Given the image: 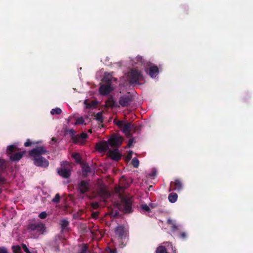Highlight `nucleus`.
Wrapping results in <instances>:
<instances>
[{"label":"nucleus","mask_w":253,"mask_h":253,"mask_svg":"<svg viewBox=\"0 0 253 253\" xmlns=\"http://www.w3.org/2000/svg\"><path fill=\"white\" fill-rule=\"evenodd\" d=\"M47 153V151L43 146H38L29 151V155L33 158L35 166L42 168H47L49 165L48 161L42 157Z\"/></svg>","instance_id":"nucleus-1"},{"label":"nucleus","mask_w":253,"mask_h":253,"mask_svg":"<svg viewBox=\"0 0 253 253\" xmlns=\"http://www.w3.org/2000/svg\"><path fill=\"white\" fill-rule=\"evenodd\" d=\"M19 148L16 144L9 145L7 147L6 153L11 162H18L23 156L25 151L17 152Z\"/></svg>","instance_id":"nucleus-2"},{"label":"nucleus","mask_w":253,"mask_h":253,"mask_svg":"<svg viewBox=\"0 0 253 253\" xmlns=\"http://www.w3.org/2000/svg\"><path fill=\"white\" fill-rule=\"evenodd\" d=\"M71 165L66 161H63L61 163V167L58 168V174L64 178H68L71 176L72 170Z\"/></svg>","instance_id":"nucleus-3"},{"label":"nucleus","mask_w":253,"mask_h":253,"mask_svg":"<svg viewBox=\"0 0 253 253\" xmlns=\"http://www.w3.org/2000/svg\"><path fill=\"white\" fill-rule=\"evenodd\" d=\"M128 77L130 84H139V82L144 80L141 72L136 69L131 70L128 73Z\"/></svg>","instance_id":"nucleus-4"},{"label":"nucleus","mask_w":253,"mask_h":253,"mask_svg":"<svg viewBox=\"0 0 253 253\" xmlns=\"http://www.w3.org/2000/svg\"><path fill=\"white\" fill-rule=\"evenodd\" d=\"M45 225L42 223H31L28 225L27 229L32 234L37 236L42 234L45 230Z\"/></svg>","instance_id":"nucleus-5"},{"label":"nucleus","mask_w":253,"mask_h":253,"mask_svg":"<svg viewBox=\"0 0 253 253\" xmlns=\"http://www.w3.org/2000/svg\"><path fill=\"white\" fill-rule=\"evenodd\" d=\"M132 199L129 197H123L121 200L120 209L125 213H131L132 209Z\"/></svg>","instance_id":"nucleus-6"},{"label":"nucleus","mask_w":253,"mask_h":253,"mask_svg":"<svg viewBox=\"0 0 253 253\" xmlns=\"http://www.w3.org/2000/svg\"><path fill=\"white\" fill-rule=\"evenodd\" d=\"M104 84L101 85L99 87V92L101 95H107L114 90L112 86V80L108 79L106 80L105 78L103 79Z\"/></svg>","instance_id":"nucleus-7"},{"label":"nucleus","mask_w":253,"mask_h":253,"mask_svg":"<svg viewBox=\"0 0 253 253\" xmlns=\"http://www.w3.org/2000/svg\"><path fill=\"white\" fill-rule=\"evenodd\" d=\"M90 188L89 181L82 180L77 186V192L81 195H84L89 192Z\"/></svg>","instance_id":"nucleus-8"},{"label":"nucleus","mask_w":253,"mask_h":253,"mask_svg":"<svg viewBox=\"0 0 253 253\" xmlns=\"http://www.w3.org/2000/svg\"><path fill=\"white\" fill-rule=\"evenodd\" d=\"M133 101V96L129 93H127L120 97L119 103L122 107H126L129 106Z\"/></svg>","instance_id":"nucleus-9"},{"label":"nucleus","mask_w":253,"mask_h":253,"mask_svg":"<svg viewBox=\"0 0 253 253\" xmlns=\"http://www.w3.org/2000/svg\"><path fill=\"white\" fill-rule=\"evenodd\" d=\"M123 140L122 137L114 135L108 140V143L112 147H119L122 144Z\"/></svg>","instance_id":"nucleus-10"},{"label":"nucleus","mask_w":253,"mask_h":253,"mask_svg":"<svg viewBox=\"0 0 253 253\" xmlns=\"http://www.w3.org/2000/svg\"><path fill=\"white\" fill-rule=\"evenodd\" d=\"M107 155L112 160L116 161H119L122 158V154L119 152L118 149H115L113 150H109Z\"/></svg>","instance_id":"nucleus-11"},{"label":"nucleus","mask_w":253,"mask_h":253,"mask_svg":"<svg viewBox=\"0 0 253 253\" xmlns=\"http://www.w3.org/2000/svg\"><path fill=\"white\" fill-rule=\"evenodd\" d=\"M95 148L100 152H105L109 150V143L106 141L103 140L97 143Z\"/></svg>","instance_id":"nucleus-12"},{"label":"nucleus","mask_w":253,"mask_h":253,"mask_svg":"<svg viewBox=\"0 0 253 253\" xmlns=\"http://www.w3.org/2000/svg\"><path fill=\"white\" fill-rule=\"evenodd\" d=\"M115 232L116 234L118 236V238L120 239L126 237V233L125 228L123 226H117L115 228Z\"/></svg>","instance_id":"nucleus-13"},{"label":"nucleus","mask_w":253,"mask_h":253,"mask_svg":"<svg viewBox=\"0 0 253 253\" xmlns=\"http://www.w3.org/2000/svg\"><path fill=\"white\" fill-rule=\"evenodd\" d=\"M170 185L172 187V190H176L178 192L180 191L182 188V183L179 179H175L174 182L170 183Z\"/></svg>","instance_id":"nucleus-14"},{"label":"nucleus","mask_w":253,"mask_h":253,"mask_svg":"<svg viewBox=\"0 0 253 253\" xmlns=\"http://www.w3.org/2000/svg\"><path fill=\"white\" fill-rule=\"evenodd\" d=\"M159 70L158 67L156 65L150 67L148 74L152 78H155L158 75Z\"/></svg>","instance_id":"nucleus-15"},{"label":"nucleus","mask_w":253,"mask_h":253,"mask_svg":"<svg viewBox=\"0 0 253 253\" xmlns=\"http://www.w3.org/2000/svg\"><path fill=\"white\" fill-rule=\"evenodd\" d=\"M123 131L126 135L127 137H131L132 134L131 133V123H126L123 125Z\"/></svg>","instance_id":"nucleus-16"},{"label":"nucleus","mask_w":253,"mask_h":253,"mask_svg":"<svg viewBox=\"0 0 253 253\" xmlns=\"http://www.w3.org/2000/svg\"><path fill=\"white\" fill-rule=\"evenodd\" d=\"M105 105L107 107L111 108L119 107V105L116 103L112 96L109 97L105 101Z\"/></svg>","instance_id":"nucleus-17"},{"label":"nucleus","mask_w":253,"mask_h":253,"mask_svg":"<svg viewBox=\"0 0 253 253\" xmlns=\"http://www.w3.org/2000/svg\"><path fill=\"white\" fill-rule=\"evenodd\" d=\"M167 223L170 226L171 232H174L178 230V226L176 224L175 221L172 219H168Z\"/></svg>","instance_id":"nucleus-18"},{"label":"nucleus","mask_w":253,"mask_h":253,"mask_svg":"<svg viewBox=\"0 0 253 253\" xmlns=\"http://www.w3.org/2000/svg\"><path fill=\"white\" fill-rule=\"evenodd\" d=\"M98 194L104 198H108L110 196L109 192L105 188L101 187L98 190Z\"/></svg>","instance_id":"nucleus-19"},{"label":"nucleus","mask_w":253,"mask_h":253,"mask_svg":"<svg viewBox=\"0 0 253 253\" xmlns=\"http://www.w3.org/2000/svg\"><path fill=\"white\" fill-rule=\"evenodd\" d=\"M7 168L6 161L1 158H0V172H3Z\"/></svg>","instance_id":"nucleus-20"},{"label":"nucleus","mask_w":253,"mask_h":253,"mask_svg":"<svg viewBox=\"0 0 253 253\" xmlns=\"http://www.w3.org/2000/svg\"><path fill=\"white\" fill-rule=\"evenodd\" d=\"M177 194L174 192L170 193L168 197L169 201L171 203L175 202L177 200Z\"/></svg>","instance_id":"nucleus-21"},{"label":"nucleus","mask_w":253,"mask_h":253,"mask_svg":"<svg viewBox=\"0 0 253 253\" xmlns=\"http://www.w3.org/2000/svg\"><path fill=\"white\" fill-rule=\"evenodd\" d=\"M60 224L62 231H64L67 229V227L69 225V222L67 220L63 219L60 221Z\"/></svg>","instance_id":"nucleus-22"},{"label":"nucleus","mask_w":253,"mask_h":253,"mask_svg":"<svg viewBox=\"0 0 253 253\" xmlns=\"http://www.w3.org/2000/svg\"><path fill=\"white\" fill-rule=\"evenodd\" d=\"M79 249L77 253H86L87 251V246L85 244H82L79 246Z\"/></svg>","instance_id":"nucleus-23"},{"label":"nucleus","mask_w":253,"mask_h":253,"mask_svg":"<svg viewBox=\"0 0 253 253\" xmlns=\"http://www.w3.org/2000/svg\"><path fill=\"white\" fill-rule=\"evenodd\" d=\"M87 137V134L86 133L83 132L80 134L77 135V143H79L81 140H84Z\"/></svg>","instance_id":"nucleus-24"},{"label":"nucleus","mask_w":253,"mask_h":253,"mask_svg":"<svg viewBox=\"0 0 253 253\" xmlns=\"http://www.w3.org/2000/svg\"><path fill=\"white\" fill-rule=\"evenodd\" d=\"M83 175L86 176L87 173L90 171V168L88 165H84L82 168Z\"/></svg>","instance_id":"nucleus-25"},{"label":"nucleus","mask_w":253,"mask_h":253,"mask_svg":"<svg viewBox=\"0 0 253 253\" xmlns=\"http://www.w3.org/2000/svg\"><path fill=\"white\" fill-rule=\"evenodd\" d=\"M69 134L71 135V139L74 143H77V135H75V131L73 129L68 130Z\"/></svg>","instance_id":"nucleus-26"},{"label":"nucleus","mask_w":253,"mask_h":253,"mask_svg":"<svg viewBox=\"0 0 253 253\" xmlns=\"http://www.w3.org/2000/svg\"><path fill=\"white\" fill-rule=\"evenodd\" d=\"M156 253H168L166 248L164 246L158 247L156 251Z\"/></svg>","instance_id":"nucleus-27"},{"label":"nucleus","mask_w":253,"mask_h":253,"mask_svg":"<svg viewBox=\"0 0 253 253\" xmlns=\"http://www.w3.org/2000/svg\"><path fill=\"white\" fill-rule=\"evenodd\" d=\"M72 157L75 160L77 163H80L81 162V158L79 153H75L72 154Z\"/></svg>","instance_id":"nucleus-28"},{"label":"nucleus","mask_w":253,"mask_h":253,"mask_svg":"<svg viewBox=\"0 0 253 253\" xmlns=\"http://www.w3.org/2000/svg\"><path fill=\"white\" fill-rule=\"evenodd\" d=\"M13 253H21V248L19 245L12 246Z\"/></svg>","instance_id":"nucleus-29"},{"label":"nucleus","mask_w":253,"mask_h":253,"mask_svg":"<svg viewBox=\"0 0 253 253\" xmlns=\"http://www.w3.org/2000/svg\"><path fill=\"white\" fill-rule=\"evenodd\" d=\"M135 62L136 64H143L144 63V60L141 56H137L135 59Z\"/></svg>","instance_id":"nucleus-30"},{"label":"nucleus","mask_w":253,"mask_h":253,"mask_svg":"<svg viewBox=\"0 0 253 253\" xmlns=\"http://www.w3.org/2000/svg\"><path fill=\"white\" fill-rule=\"evenodd\" d=\"M61 112H62V110L59 108H56L55 109H52L50 111V113L52 115H54V114L59 115L61 113Z\"/></svg>","instance_id":"nucleus-31"},{"label":"nucleus","mask_w":253,"mask_h":253,"mask_svg":"<svg viewBox=\"0 0 253 253\" xmlns=\"http://www.w3.org/2000/svg\"><path fill=\"white\" fill-rule=\"evenodd\" d=\"M131 126L132 127H131V132H132V133L136 132L139 131L140 129V128L139 126H136L134 124H131Z\"/></svg>","instance_id":"nucleus-32"},{"label":"nucleus","mask_w":253,"mask_h":253,"mask_svg":"<svg viewBox=\"0 0 253 253\" xmlns=\"http://www.w3.org/2000/svg\"><path fill=\"white\" fill-rule=\"evenodd\" d=\"M60 194L59 193H57L55 195L54 198L52 199L51 201H52V202H53L54 203L57 204L60 202Z\"/></svg>","instance_id":"nucleus-33"},{"label":"nucleus","mask_w":253,"mask_h":253,"mask_svg":"<svg viewBox=\"0 0 253 253\" xmlns=\"http://www.w3.org/2000/svg\"><path fill=\"white\" fill-rule=\"evenodd\" d=\"M131 164L134 168H137L139 166V161L136 158H134L131 161Z\"/></svg>","instance_id":"nucleus-34"},{"label":"nucleus","mask_w":253,"mask_h":253,"mask_svg":"<svg viewBox=\"0 0 253 253\" xmlns=\"http://www.w3.org/2000/svg\"><path fill=\"white\" fill-rule=\"evenodd\" d=\"M95 119L101 123L103 122V116L101 112H99L96 114Z\"/></svg>","instance_id":"nucleus-35"},{"label":"nucleus","mask_w":253,"mask_h":253,"mask_svg":"<svg viewBox=\"0 0 253 253\" xmlns=\"http://www.w3.org/2000/svg\"><path fill=\"white\" fill-rule=\"evenodd\" d=\"M141 209L143 211L150 212L151 210L148 206L146 204H143L141 205Z\"/></svg>","instance_id":"nucleus-36"},{"label":"nucleus","mask_w":253,"mask_h":253,"mask_svg":"<svg viewBox=\"0 0 253 253\" xmlns=\"http://www.w3.org/2000/svg\"><path fill=\"white\" fill-rule=\"evenodd\" d=\"M84 121L83 117H79L76 120L75 125H82L84 123Z\"/></svg>","instance_id":"nucleus-37"},{"label":"nucleus","mask_w":253,"mask_h":253,"mask_svg":"<svg viewBox=\"0 0 253 253\" xmlns=\"http://www.w3.org/2000/svg\"><path fill=\"white\" fill-rule=\"evenodd\" d=\"M7 183V179L2 176H0V186L3 185Z\"/></svg>","instance_id":"nucleus-38"},{"label":"nucleus","mask_w":253,"mask_h":253,"mask_svg":"<svg viewBox=\"0 0 253 253\" xmlns=\"http://www.w3.org/2000/svg\"><path fill=\"white\" fill-rule=\"evenodd\" d=\"M132 151H129L126 156V161L128 162L132 158Z\"/></svg>","instance_id":"nucleus-39"},{"label":"nucleus","mask_w":253,"mask_h":253,"mask_svg":"<svg viewBox=\"0 0 253 253\" xmlns=\"http://www.w3.org/2000/svg\"><path fill=\"white\" fill-rule=\"evenodd\" d=\"M178 236L182 239H185L187 237V234L185 232H179Z\"/></svg>","instance_id":"nucleus-40"},{"label":"nucleus","mask_w":253,"mask_h":253,"mask_svg":"<svg viewBox=\"0 0 253 253\" xmlns=\"http://www.w3.org/2000/svg\"><path fill=\"white\" fill-rule=\"evenodd\" d=\"M22 247L24 251L26 253H30L31 252L29 250V249L27 248V246L25 244H21Z\"/></svg>","instance_id":"nucleus-41"},{"label":"nucleus","mask_w":253,"mask_h":253,"mask_svg":"<svg viewBox=\"0 0 253 253\" xmlns=\"http://www.w3.org/2000/svg\"><path fill=\"white\" fill-rule=\"evenodd\" d=\"M47 216V213L45 211H42L41 212L39 215V217L41 219H45Z\"/></svg>","instance_id":"nucleus-42"},{"label":"nucleus","mask_w":253,"mask_h":253,"mask_svg":"<svg viewBox=\"0 0 253 253\" xmlns=\"http://www.w3.org/2000/svg\"><path fill=\"white\" fill-rule=\"evenodd\" d=\"M35 142H32L29 139H27L26 141L24 143L25 147H29L31 146L32 144H35Z\"/></svg>","instance_id":"nucleus-43"},{"label":"nucleus","mask_w":253,"mask_h":253,"mask_svg":"<svg viewBox=\"0 0 253 253\" xmlns=\"http://www.w3.org/2000/svg\"><path fill=\"white\" fill-rule=\"evenodd\" d=\"M0 253H8L7 249L4 247H0Z\"/></svg>","instance_id":"nucleus-44"},{"label":"nucleus","mask_w":253,"mask_h":253,"mask_svg":"<svg viewBox=\"0 0 253 253\" xmlns=\"http://www.w3.org/2000/svg\"><path fill=\"white\" fill-rule=\"evenodd\" d=\"M134 139L131 138L128 140V143H127V147L130 148L132 146V144L134 143Z\"/></svg>","instance_id":"nucleus-45"},{"label":"nucleus","mask_w":253,"mask_h":253,"mask_svg":"<svg viewBox=\"0 0 253 253\" xmlns=\"http://www.w3.org/2000/svg\"><path fill=\"white\" fill-rule=\"evenodd\" d=\"M115 124L118 126L119 127H121L123 126L124 123L122 121H117L115 123Z\"/></svg>","instance_id":"nucleus-46"},{"label":"nucleus","mask_w":253,"mask_h":253,"mask_svg":"<svg viewBox=\"0 0 253 253\" xmlns=\"http://www.w3.org/2000/svg\"><path fill=\"white\" fill-rule=\"evenodd\" d=\"M92 206L94 209H97L99 207V204L97 202H94L92 204Z\"/></svg>","instance_id":"nucleus-47"},{"label":"nucleus","mask_w":253,"mask_h":253,"mask_svg":"<svg viewBox=\"0 0 253 253\" xmlns=\"http://www.w3.org/2000/svg\"><path fill=\"white\" fill-rule=\"evenodd\" d=\"M156 174H157V171L156 170H154V171H152L150 174V176L151 177H155L156 175Z\"/></svg>","instance_id":"nucleus-48"},{"label":"nucleus","mask_w":253,"mask_h":253,"mask_svg":"<svg viewBox=\"0 0 253 253\" xmlns=\"http://www.w3.org/2000/svg\"><path fill=\"white\" fill-rule=\"evenodd\" d=\"M108 253H117L116 250H112L111 249H108Z\"/></svg>","instance_id":"nucleus-49"},{"label":"nucleus","mask_w":253,"mask_h":253,"mask_svg":"<svg viewBox=\"0 0 253 253\" xmlns=\"http://www.w3.org/2000/svg\"><path fill=\"white\" fill-rule=\"evenodd\" d=\"M123 182V181H121V184L122 185V187L123 188H126L128 186V184H127L126 185V184H124V185Z\"/></svg>","instance_id":"nucleus-50"},{"label":"nucleus","mask_w":253,"mask_h":253,"mask_svg":"<svg viewBox=\"0 0 253 253\" xmlns=\"http://www.w3.org/2000/svg\"><path fill=\"white\" fill-rule=\"evenodd\" d=\"M51 140H52V141L55 142H56L57 139L55 137H53L51 139Z\"/></svg>","instance_id":"nucleus-51"},{"label":"nucleus","mask_w":253,"mask_h":253,"mask_svg":"<svg viewBox=\"0 0 253 253\" xmlns=\"http://www.w3.org/2000/svg\"><path fill=\"white\" fill-rule=\"evenodd\" d=\"M150 206L152 208H154L155 207L153 206V204H150Z\"/></svg>","instance_id":"nucleus-52"},{"label":"nucleus","mask_w":253,"mask_h":253,"mask_svg":"<svg viewBox=\"0 0 253 253\" xmlns=\"http://www.w3.org/2000/svg\"><path fill=\"white\" fill-rule=\"evenodd\" d=\"M2 189L0 188V194L2 193Z\"/></svg>","instance_id":"nucleus-53"},{"label":"nucleus","mask_w":253,"mask_h":253,"mask_svg":"<svg viewBox=\"0 0 253 253\" xmlns=\"http://www.w3.org/2000/svg\"><path fill=\"white\" fill-rule=\"evenodd\" d=\"M70 121V118H69L68 121Z\"/></svg>","instance_id":"nucleus-54"}]
</instances>
